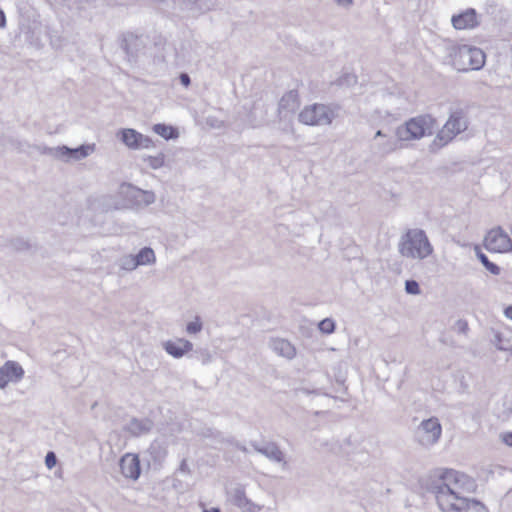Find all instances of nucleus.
<instances>
[{
	"mask_svg": "<svg viewBox=\"0 0 512 512\" xmlns=\"http://www.w3.org/2000/svg\"><path fill=\"white\" fill-rule=\"evenodd\" d=\"M427 492L435 495L437 504L443 512H467L470 508L476 512L486 511V507L476 499L461 496L462 492L476 489L475 481L468 475L453 469H438L423 481Z\"/></svg>",
	"mask_w": 512,
	"mask_h": 512,
	"instance_id": "nucleus-1",
	"label": "nucleus"
},
{
	"mask_svg": "<svg viewBox=\"0 0 512 512\" xmlns=\"http://www.w3.org/2000/svg\"><path fill=\"white\" fill-rule=\"evenodd\" d=\"M399 253L406 258L423 260L433 253V247L422 229H409L401 236Z\"/></svg>",
	"mask_w": 512,
	"mask_h": 512,
	"instance_id": "nucleus-2",
	"label": "nucleus"
},
{
	"mask_svg": "<svg viewBox=\"0 0 512 512\" xmlns=\"http://www.w3.org/2000/svg\"><path fill=\"white\" fill-rule=\"evenodd\" d=\"M437 128V120L430 114H423L410 118L398 126L395 135L399 141L419 140L432 135Z\"/></svg>",
	"mask_w": 512,
	"mask_h": 512,
	"instance_id": "nucleus-3",
	"label": "nucleus"
},
{
	"mask_svg": "<svg viewBox=\"0 0 512 512\" xmlns=\"http://www.w3.org/2000/svg\"><path fill=\"white\" fill-rule=\"evenodd\" d=\"M452 64L458 71L479 70L485 64L486 55L477 47L452 46L449 52Z\"/></svg>",
	"mask_w": 512,
	"mask_h": 512,
	"instance_id": "nucleus-4",
	"label": "nucleus"
},
{
	"mask_svg": "<svg viewBox=\"0 0 512 512\" xmlns=\"http://www.w3.org/2000/svg\"><path fill=\"white\" fill-rule=\"evenodd\" d=\"M339 108L320 103L305 106L298 115L302 124L310 126L330 125L337 117Z\"/></svg>",
	"mask_w": 512,
	"mask_h": 512,
	"instance_id": "nucleus-5",
	"label": "nucleus"
},
{
	"mask_svg": "<svg viewBox=\"0 0 512 512\" xmlns=\"http://www.w3.org/2000/svg\"><path fill=\"white\" fill-rule=\"evenodd\" d=\"M39 154L49 155L57 160L64 162L80 161L88 157L95 151V144H82L76 148H70L66 145L57 147L37 146L35 147Z\"/></svg>",
	"mask_w": 512,
	"mask_h": 512,
	"instance_id": "nucleus-6",
	"label": "nucleus"
},
{
	"mask_svg": "<svg viewBox=\"0 0 512 512\" xmlns=\"http://www.w3.org/2000/svg\"><path fill=\"white\" fill-rule=\"evenodd\" d=\"M218 7L217 0H170V9L178 10L184 18H198Z\"/></svg>",
	"mask_w": 512,
	"mask_h": 512,
	"instance_id": "nucleus-7",
	"label": "nucleus"
},
{
	"mask_svg": "<svg viewBox=\"0 0 512 512\" xmlns=\"http://www.w3.org/2000/svg\"><path fill=\"white\" fill-rule=\"evenodd\" d=\"M468 127L467 115L462 108H458L450 113L443 129L437 134L436 139L441 145L448 144L456 135L465 131Z\"/></svg>",
	"mask_w": 512,
	"mask_h": 512,
	"instance_id": "nucleus-8",
	"label": "nucleus"
},
{
	"mask_svg": "<svg viewBox=\"0 0 512 512\" xmlns=\"http://www.w3.org/2000/svg\"><path fill=\"white\" fill-rule=\"evenodd\" d=\"M442 426L436 417L423 420L414 432L415 440L423 447H430L441 437Z\"/></svg>",
	"mask_w": 512,
	"mask_h": 512,
	"instance_id": "nucleus-9",
	"label": "nucleus"
},
{
	"mask_svg": "<svg viewBox=\"0 0 512 512\" xmlns=\"http://www.w3.org/2000/svg\"><path fill=\"white\" fill-rule=\"evenodd\" d=\"M484 246L491 252L506 253L512 250V240L502 227L497 226L486 234Z\"/></svg>",
	"mask_w": 512,
	"mask_h": 512,
	"instance_id": "nucleus-10",
	"label": "nucleus"
},
{
	"mask_svg": "<svg viewBox=\"0 0 512 512\" xmlns=\"http://www.w3.org/2000/svg\"><path fill=\"white\" fill-rule=\"evenodd\" d=\"M56 4L67 6L69 9H76L78 11H87L96 9L103 6H125L133 2L128 0L120 1H107V0H53Z\"/></svg>",
	"mask_w": 512,
	"mask_h": 512,
	"instance_id": "nucleus-11",
	"label": "nucleus"
},
{
	"mask_svg": "<svg viewBox=\"0 0 512 512\" xmlns=\"http://www.w3.org/2000/svg\"><path fill=\"white\" fill-rule=\"evenodd\" d=\"M119 46L126 54L129 61L134 60L145 48L143 35H137L133 32H124L119 36Z\"/></svg>",
	"mask_w": 512,
	"mask_h": 512,
	"instance_id": "nucleus-12",
	"label": "nucleus"
},
{
	"mask_svg": "<svg viewBox=\"0 0 512 512\" xmlns=\"http://www.w3.org/2000/svg\"><path fill=\"white\" fill-rule=\"evenodd\" d=\"M20 32L24 37V41L36 49H42L44 42L42 38L45 27L37 20L27 21L20 24Z\"/></svg>",
	"mask_w": 512,
	"mask_h": 512,
	"instance_id": "nucleus-13",
	"label": "nucleus"
},
{
	"mask_svg": "<svg viewBox=\"0 0 512 512\" xmlns=\"http://www.w3.org/2000/svg\"><path fill=\"white\" fill-rule=\"evenodd\" d=\"M119 139L130 149L150 148L153 141L150 137L141 134L132 128H123L118 132Z\"/></svg>",
	"mask_w": 512,
	"mask_h": 512,
	"instance_id": "nucleus-14",
	"label": "nucleus"
},
{
	"mask_svg": "<svg viewBox=\"0 0 512 512\" xmlns=\"http://www.w3.org/2000/svg\"><path fill=\"white\" fill-rule=\"evenodd\" d=\"M121 192L133 205L138 207H146L155 201L154 192L139 189L131 184L122 185Z\"/></svg>",
	"mask_w": 512,
	"mask_h": 512,
	"instance_id": "nucleus-15",
	"label": "nucleus"
},
{
	"mask_svg": "<svg viewBox=\"0 0 512 512\" xmlns=\"http://www.w3.org/2000/svg\"><path fill=\"white\" fill-rule=\"evenodd\" d=\"M24 369L16 361H6L0 367V389L7 387L9 382L17 383L24 377Z\"/></svg>",
	"mask_w": 512,
	"mask_h": 512,
	"instance_id": "nucleus-16",
	"label": "nucleus"
},
{
	"mask_svg": "<svg viewBox=\"0 0 512 512\" xmlns=\"http://www.w3.org/2000/svg\"><path fill=\"white\" fill-rule=\"evenodd\" d=\"M250 445L253 449L265 456L269 460L282 464V467L285 468L287 466V461L285 460V454L280 449L277 443L275 442H266L264 445H260L257 441H251Z\"/></svg>",
	"mask_w": 512,
	"mask_h": 512,
	"instance_id": "nucleus-17",
	"label": "nucleus"
},
{
	"mask_svg": "<svg viewBox=\"0 0 512 512\" xmlns=\"http://www.w3.org/2000/svg\"><path fill=\"white\" fill-rule=\"evenodd\" d=\"M300 106L298 91L295 89L286 92L278 103V115L281 119L292 116Z\"/></svg>",
	"mask_w": 512,
	"mask_h": 512,
	"instance_id": "nucleus-18",
	"label": "nucleus"
},
{
	"mask_svg": "<svg viewBox=\"0 0 512 512\" xmlns=\"http://www.w3.org/2000/svg\"><path fill=\"white\" fill-rule=\"evenodd\" d=\"M121 473L124 477L137 480L141 474L140 459L137 454L126 453L119 460Z\"/></svg>",
	"mask_w": 512,
	"mask_h": 512,
	"instance_id": "nucleus-19",
	"label": "nucleus"
},
{
	"mask_svg": "<svg viewBox=\"0 0 512 512\" xmlns=\"http://www.w3.org/2000/svg\"><path fill=\"white\" fill-rule=\"evenodd\" d=\"M232 503L243 512H259L262 507L249 498H247L245 489L242 485H237L230 492Z\"/></svg>",
	"mask_w": 512,
	"mask_h": 512,
	"instance_id": "nucleus-20",
	"label": "nucleus"
},
{
	"mask_svg": "<svg viewBox=\"0 0 512 512\" xmlns=\"http://www.w3.org/2000/svg\"><path fill=\"white\" fill-rule=\"evenodd\" d=\"M451 22L457 30L473 29L479 25L477 12L473 8H468L457 15H453Z\"/></svg>",
	"mask_w": 512,
	"mask_h": 512,
	"instance_id": "nucleus-21",
	"label": "nucleus"
},
{
	"mask_svg": "<svg viewBox=\"0 0 512 512\" xmlns=\"http://www.w3.org/2000/svg\"><path fill=\"white\" fill-rule=\"evenodd\" d=\"M165 351L174 358H181L188 352L192 351L193 344L187 339L177 338L176 340H168L163 343Z\"/></svg>",
	"mask_w": 512,
	"mask_h": 512,
	"instance_id": "nucleus-22",
	"label": "nucleus"
},
{
	"mask_svg": "<svg viewBox=\"0 0 512 512\" xmlns=\"http://www.w3.org/2000/svg\"><path fill=\"white\" fill-rule=\"evenodd\" d=\"M154 427V422L150 418L138 419L133 417L125 426L124 431L134 437L148 434Z\"/></svg>",
	"mask_w": 512,
	"mask_h": 512,
	"instance_id": "nucleus-23",
	"label": "nucleus"
},
{
	"mask_svg": "<svg viewBox=\"0 0 512 512\" xmlns=\"http://www.w3.org/2000/svg\"><path fill=\"white\" fill-rule=\"evenodd\" d=\"M269 346L276 354L285 357L289 360L293 359L296 356V348L286 339H271Z\"/></svg>",
	"mask_w": 512,
	"mask_h": 512,
	"instance_id": "nucleus-24",
	"label": "nucleus"
},
{
	"mask_svg": "<svg viewBox=\"0 0 512 512\" xmlns=\"http://www.w3.org/2000/svg\"><path fill=\"white\" fill-rule=\"evenodd\" d=\"M6 142L19 153H26L32 155L33 151H37L35 147L38 145H32L25 140H21L17 137L9 136L6 138Z\"/></svg>",
	"mask_w": 512,
	"mask_h": 512,
	"instance_id": "nucleus-25",
	"label": "nucleus"
},
{
	"mask_svg": "<svg viewBox=\"0 0 512 512\" xmlns=\"http://www.w3.org/2000/svg\"><path fill=\"white\" fill-rule=\"evenodd\" d=\"M45 35L49 39V43L53 49H61L65 45V38L61 35V31L52 26H45Z\"/></svg>",
	"mask_w": 512,
	"mask_h": 512,
	"instance_id": "nucleus-26",
	"label": "nucleus"
},
{
	"mask_svg": "<svg viewBox=\"0 0 512 512\" xmlns=\"http://www.w3.org/2000/svg\"><path fill=\"white\" fill-rule=\"evenodd\" d=\"M137 266L154 264L156 261L154 250L151 247H143L134 255Z\"/></svg>",
	"mask_w": 512,
	"mask_h": 512,
	"instance_id": "nucleus-27",
	"label": "nucleus"
},
{
	"mask_svg": "<svg viewBox=\"0 0 512 512\" xmlns=\"http://www.w3.org/2000/svg\"><path fill=\"white\" fill-rule=\"evenodd\" d=\"M153 131L166 140L176 139L179 136L178 130L175 127L164 123L155 124Z\"/></svg>",
	"mask_w": 512,
	"mask_h": 512,
	"instance_id": "nucleus-28",
	"label": "nucleus"
},
{
	"mask_svg": "<svg viewBox=\"0 0 512 512\" xmlns=\"http://www.w3.org/2000/svg\"><path fill=\"white\" fill-rule=\"evenodd\" d=\"M476 256L481 264L493 275H499L501 272L500 267L494 262L490 261L485 253L480 248H475Z\"/></svg>",
	"mask_w": 512,
	"mask_h": 512,
	"instance_id": "nucleus-29",
	"label": "nucleus"
},
{
	"mask_svg": "<svg viewBox=\"0 0 512 512\" xmlns=\"http://www.w3.org/2000/svg\"><path fill=\"white\" fill-rule=\"evenodd\" d=\"M210 434L209 436H214L219 442H227L233 446H235L238 450L246 453L248 450L246 448V446L242 445L240 442H238L235 438L233 437H229L227 439H225L222 435L221 432L219 431H215L213 432L212 430H209Z\"/></svg>",
	"mask_w": 512,
	"mask_h": 512,
	"instance_id": "nucleus-30",
	"label": "nucleus"
},
{
	"mask_svg": "<svg viewBox=\"0 0 512 512\" xmlns=\"http://www.w3.org/2000/svg\"><path fill=\"white\" fill-rule=\"evenodd\" d=\"M119 266L125 271H133L138 267L134 255L132 254L122 256L119 259Z\"/></svg>",
	"mask_w": 512,
	"mask_h": 512,
	"instance_id": "nucleus-31",
	"label": "nucleus"
},
{
	"mask_svg": "<svg viewBox=\"0 0 512 512\" xmlns=\"http://www.w3.org/2000/svg\"><path fill=\"white\" fill-rule=\"evenodd\" d=\"M148 452L155 461L159 462L162 461L166 456V450L157 442L151 444Z\"/></svg>",
	"mask_w": 512,
	"mask_h": 512,
	"instance_id": "nucleus-32",
	"label": "nucleus"
},
{
	"mask_svg": "<svg viewBox=\"0 0 512 512\" xmlns=\"http://www.w3.org/2000/svg\"><path fill=\"white\" fill-rule=\"evenodd\" d=\"M336 83L340 87H351L357 83V76L355 74L346 73L339 77Z\"/></svg>",
	"mask_w": 512,
	"mask_h": 512,
	"instance_id": "nucleus-33",
	"label": "nucleus"
},
{
	"mask_svg": "<svg viewBox=\"0 0 512 512\" xmlns=\"http://www.w3.org/2000/svg\"><path fill=\"white\" fill-rule=\"evenodd\" d=\"M165 156L163 153H159L156 156H148L144 159L152 169H159L164 165Z\"/></svg>",
	"mask_w": 512,
	"mask_h": 512,
	"instance_id": "nucleus-34",
	"label": "nucleus"
},
{
	"mask_svg": "<svg viewBox=\"0 0 512 512\" xmlns=\"http://www.w3.org/2000/svg\"><path fill=\"white\" fill-rule=\"evenodd\" d=\"M318 328L324 334H331L335 331L336 324L332 319L325 318L319 322Z\"/></svg>",
	"mask_w": 512,
	"mask_h": 512,
	"instance_id": "nucleus-35",
	"label": "nucleus"
},
{
	"mask_svg": "<svg viewBox=\"0 0 512 512\" xmlns=\"http://www.w3.org/2000/svg\"><path fill=\"white\" fill-rule=\"evenodd\" d=\"M9 245L15 251H24L30 248V244L23 238L11 239Z\"/></svg>",
	"mask_w": 512,
	"mask_h": 512,
	"instance_id": "nucleus-36",
	"label": "nucleus"
},
{
	"mask_svg": "<svg viewBox=\"0 0 512 512\" xmlns=\"http://www.w3.org/2000/svg\"><path fill=\"white\" fill-rule=\"evenodd\" d=\"M202 328H203L202 321L199 316H196L194 321H191L187 324L186 331L189 334H197L202 330Z\"/></svg>",
	"mask_w": 512,
	"mask_h": 512,
	"instance_id": "nucleus-37",
	"label": "nucleus"
},
{
	"mask_svg": "<svg viewBox=\"0 0 512 512\" xmlns=\"http://www.w3.org/2000/svg\"><path fill=\"white\" fill-rule=\"evenodd\" d=\"M405 291L410 295H418L421 292L419 283L415 280H406L405 282Z\"/></svg>",
	"mask_w": 512,
	"mask_h": 512,
	"instance_id": "nucleus-38",
	"label": "nucleus"
},
{
	"mask_svg": "<svg viewBox=\"0 0 512 512\" xmlns=\"http://www.w3.org/2000/svg\"><path fill=\"white\" fill-rule=\"evenodd\" d=\"M493 343L495 344V346L498 350H501V351L510 350L509 342L504 341L502 338V335L500 333H496Z\"/></svg>",
	"mask_w": 512,
	"mask_h": 512,
	"instance_id": "nucleus-39",
	"label": "nucleus"
},
{
	"mask_svg": "<svg viewBox=\"0 0 512 512\" xmlns=\"http://www.w3.org/2000/svg\"><path fill=\"white\" fill-rule=\"evenodd\" d=\"M196 358L201 361L202 364H208L212 360L211 353L207 349H199L195 351Z\"/></svg>",
	"mask_w": 512,
	"mask_h": 512,
	"instance_id": "nucleus-40",
	"label": "nucleus"
},
{
	"mask_svg": "<svg viewBox=\"0 0 512 512\" xmlns=\"http://www.w3.org/2000/svg\"><path fill=\"white\" fill-rule=\"evenodd\" d=\"M398 142H400L398 139L397 140H388L386 141L383 146L381 147V152L382 153H391L393 151H395L396 149H398Z\"/></svg>",
	"mask_w": 512,
	"mask_h": 512,
	"instance_id": "nucleus-41",
	"label": "nucleus"
},
{
	"mask_svg": "<svg viewBox=\"0 0 512 512\" xmlns=\"http://www.w3.org/2000/svg\"><path fill=\"white\" fill-rule=\"evenodd\" d=\"M340 449L342 450L343 453L350 454L352 451L356 449V445L352 442L351 437H347L341 444Z\"/></svg>",
	"mask_w": 512,
	"mask_h": 512,
	"instance_id": "nucleus-42",
	"label": "nucleus"
},
{
	"mask_svg": "<svg viewBox=\"0 0 512 512\" xmlns=\"http://www.w3.org/2000/svg\"><path fill=\"white\" fill-rule=\"evenodd\" d=\"M57 463V457L54 452L49 451L45 456V464L49 469H52Z\"/></svg>",
	"mask_w": 512,
	"mask_h": 512,
	"instance_id": "nucleus-43",
	"label": "nucleus"
},
{
	"mask_svg": "<svg viewBox=\"0 0 512 512\" xmlns=\"http://www.w3.org/2000/svg\"><path fill=\"white\" fill-rule=\"evenodd\" d=\"M500 438L504 444L512 447V432H505L500 434Z\"/></svg>",
	"mask_w": 512,
	"mask_h": 512,
	"instance_id": "nucleus-44",
	"label": "nucleus"
},
{
	"mask_svg": "<svg viewBox=\"0 0 512 512\" xmlns=\"http://www.w3.org/2000/svg\"><path fill=\"white\" fill-rule=\"evenodd\" d=\"M179 80L184 87H188L191 84V78L186 72L180 73Z\"/></svg>",
	"mask_w": 512,
	"mask_h": 512,
	"instance_id": "nucleus-45",
	"label": "nucleus"
},
{
	"mask_svg": "<svg viewBox=\"0 0 512 512\" xmlns=\"http://www.w3.org/2000/svg\"><path fill=\"white\" fill-rule=\"evenodd\" d=\"M457 325L459 327V331L462 332V333H465L468 330V324L464 320H459L457 322Z\"/></svg>",
	"mask_w": 512,
	"mask_h": 512,
	"instance_id": "nucleus-46",
	"label": "nucleus"
},
{
	"mask_svg": "<svg viewBox=\"0 0 512 512\" xmlns=\"http://www.w3.org/2000/svg\"><path fill=\"white\" fill-rule=\"evenodd\" d=\"M338 5L348 7L352 5L353 0H334Z\"/></svg>",
	"mask_w": 512,
	"mask_h": 512,
	"instance_id": "nucleus-47",
	"label": "nucleus"
},
{
	"mask_svg": "<svg viewBox=\"0 0 512 512\" xmlns=\"http://www.w3.org/2000/svg\"><path fill=\"white\" fill-rule=\"evenodd\" d=\"M179 470L181 472H189V467H188V464L186 462V460H182L180 466H179Z\"/></svg>",
	"mask_w": 512,
	"mask_h": 512,
	"instance_id": "nucleus-48",
	"label": "nucleus"
},
{
	"mask_svg": "<svg viewBox=\"0 0 512 512\" xmlns=\"http://www.w3.org/2000/svg\"><path fill=\"white\" fill-rule=\"evenodd\" d=\"M504 315L512 320V305H509L504 309Z\"/></svg>",
	"mask_w": 512,
	"mask_h": 512,
	"instance_id": "nucleus-49",
	"label": "nucleus"
},
{
	"mask_svg": "<svg viewBox=\"0 0 512 512\" xmlns=\"http://www.w3.org/2000/svg\"><path fill=\"white\" fill-rule=\"evenodd\" d=\"M203 512H221V509L218 507H212L210 509H204Z\"/></svg>",
	"mask_w": 512,
	"mask_h": 512,
	"instance_id": "nucleus-50",
	"label": "nucleus"
},
{
	"mask_svg": "<svg viewBox=\"0 0 512 512\" xmlns=\"http://www.w3.org/2000/svg\"><path fill=\"white\" fill-rule=\"evenodd\" d=\"M386 136L382 130H378L376 133H375V137L374 138H378V137H384Z\"/></svg>",
	"mask_w": 512,
	"mask_h": 512,
	"instance_id": "nucleus-51",
	"label": "nucleus"
},
{
	"mask_svg": "<svg viewBox=\"0 0 512 512\" xmlns=\"http://www.w3.org/2000/svg\"><path fill=\"white\" fill-rule=\"evenodd\" d=\"M337 382H338L339 384H341V385L344 383V381H342V380H341V381H340V380H337Z\"/></svg>",
	"mask_w": 512,
	"mask_h": 512,
	"instance_id": "nucleus-52",
	"label": "nucleus"
}]
</instances>
